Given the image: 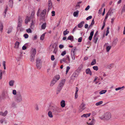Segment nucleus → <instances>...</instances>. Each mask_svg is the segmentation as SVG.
I'll use <instances>...</instances> for the list:
<instances>
[{
  "mask_svg": "<svg viewBox=\"0 0 125 125\" xmlns=\"http://www.w3.org/2000/svg\"><path fill=\"white\" fill-rule=\"evenodd\" d=\"M12 94H13L16 95L17 94V92H16V90H14L12 91Z\"/></svg>",
  "mask_w": 125,
  "mask_h": 125,
  "instance_id": "8fccbe9b",
  "label": "nucleus"
},
{
  "mask_svg": "<svg viewBox=\"0 0 125 125\" xmlns=\"http://www.w3.org/2000/svg\"><path fill=\"white\" fill-rule=\"evenodd\" d=\"M76 50V47L73 48L71 51L72 58L74 60L75 59L74 52Z\"/></svg>",
  "mask_w": 125,
  "mask_h": 125,
  "instance_id": "423d86ee",
  "label": "nucleus"
},
{
  "mask_svg": "<svg viewBox=\"0 0 125 125\" xmlns=\"http://www.w3.org/2000/svg\"><path fill=\"white\" fill-rule=\"evenodd\" d=\"M46 10L44 9L41 12V16L42 17H43L45 15L46 13Z\"/></svg>",
  "mask_w": 125,
  "mask_h": 125,
  "instance_id": "9b49d317",
  "label": "nucleus"
},
{
  "mask_svg": "<svg viewBox=\"0 0 125 125\" xmlns=\"http://www.w3.org/2000/svg\"><path fill=\"white\" fill-rule=\"evenodd\" d=\"M51 110L53 113L55 114L60 113L62 111V110L61 108L57 106L52 107Z\"/></svg>",
  "mask_w": 125,
  "mask_h": 125,
  "instance_id": "f03ea898",
  "label": "nucleus"
},
{
  "mask_svg": "<svg viewBox=\"0 0 125 125\" xmlns=\"http://www.w3.org/2000/svg\"><path fill=\"white\" fill-rule=\"evenodd\" d=\"M2 71L1 70H0V79H2Z\"/></svg>",
  "mask_w": 125,
  "mask_h": 125,
  "instance_id": "5fc2aeb1",
  "label": "nucleus"
},
{
  "mask_svg": "<svg viewBox=\"0 0 125 125\" xmlns=\"http://www.w3.org/2000/svg\"><path fill=\"white\" fill-rule=\"evenodd\" d=\"M19 44L20 43L19 42L17 41L16 42L15 44V46H14V48H18Z\"/></svg>",
  "mask_w": 125,
  "mask_h": 125,
  "instance_id": "a878e982",
  "label": "nucleus"
},
{
  "mask_svg": "<svg viewBox=\"0 0 125 125\" xmlns=\"http://www.w3.org/2000/svg\"><path fill=\"white\" fill-rule=\"evenodd\" d=\"M61 105L62 107H64L65 106V101L64 100H62L61 102Z\"/></svg>",
  "mask_w": 125,
  "mask_h": 125,
  "instance_id": "5701e85b",
  "label": "nucleus"
},
{
  "mask_svg": "<svg viewBox=\"0 0 125 125\" xmlns=\"http://www.w3.org/2000/svg\"><path fill=\"white\" fill-rule=\"evenodd\" d=\"M48 115L49 116L50 118H52L53 117V115H52V112L50 111L48 113Z\"/></svg>",
  "mask_w": 125,
  "mask_h": 125,
  "instance_id": "7c9ffc66",
  "label": "nucleus"
},
{
  "mask_svg": "<svg viewBox=\"0 0 125 125\" xmlns=\"http://www.w3.org/2000/svg\"><path fill=\"white\" fill-rule=\"evenodd\" d=\"M85 104L83 103L80 105L79 107V110L80 112H82L85 108Z\"/></svg>",
  "mask_w": 125,
  "mask_h": 125,
  "instance_id": "0eeeda50",
  "label": "nucleus"
},
{
  "mask_svg": "<svg viewBox=\"0 0 125 125\" xmlns=\"http://www.w3.org/2000/svg\"><path fill=\"white\" fill-rule=\"evenodd\" d=\"M36 53V49H32V52L30 56L31 61L33 62L34 61V59L35 57V55Z\"/></svg>",
  "mask_w": 125,
  "mask_h": 125,
  "instance_id": "7ed1b4c3",
  "label": "nucleus"
},
{
  "mask_svg": "<svg viewBox=\"0 0 125 125\" xmlns=\"http://www.w3.org/2000/svg\"><path fill=\"white\" fill-rule=\"evenodd\" d=\"M31 18L30 17L27 16L25 19V24H27L28 22L29 21L31 20Z\"/></svg>",
  "mask_w": 125,
  "mask_h": 125,
  "instance_id": "aec40b11",
  "label": "nucleus"
},
{
  "mask_svg": "<svg viewBox=\"0 0 125 125\" xmlns=\"http://www.w3.org/2000/svg\"><path fill=\"white\" fill-rule=\"evenodd\" d=\"M55 78H53V79H55L56 80H57V81L60 78V76L59 75H56L55 77Z\"/></svg>",
  "mask_w": 125,
  "mask_h": 125,
  "instance_id": "c9c22d12",
  "label": "nucleus"
},
{
  "mask_svg": "<svg viewBox=\"0 0 125 125\" xmlns=\"http://www.w3.org/2000/svg\"><path fill=\"white\" fill-rule=\"evenodd\" d=\"M79 11L78 10H77L76 11L74 12L73 13V15L74 17H77L78 16V14Z\"/></svg>",
  "mask_w": 125,
  "mask_h": 125,
  "instance_id": "393cba45",
  "label": "nucleus"
},
{
  "mask_svg": "<svg viewBox=\"0 0 125 125\" xmlns=\"http://www.w3.org/2000/svg\"><path fill=\"white\" fill-rule=\"evenodd\" d=\"M111 117V114L109 112H106L104 114V118L106 120H109Z\"/></svg>",
  "mask_w": 125,
  "mask_h": 125,
  "instance_id": "20e7f679",
  "label": "nucleus"
},
{
  "mask_svg": "<svg viewBox=\"0 0 125 125\" xmlns=\"http://www.w3.org/2000/svg\"><path fill=\"white\" fill-rule=\"evenodd\" d=\"M91 115L90 113L84 114L83 115H82L81 117H85L87 118V117H89Z\"/></svg>",
  "mask_w": 125,
  "mask_h": 125,
  "instance_id": "4be33fe9",
  "label": "nucleus"
},
{
  "mask_svg": "<svg viewBox=\"0 0 125 125\" xmlns=\"http://www.w3.org/2000/svg\"><path fill=\"white\" fill-rule=\"evenodd\" d=\"M42 63L41 60L39 58H37L36 60V66L38 69H40L41 67Z\"/></svg>",
  "mask_w": 125,
  "mask_h": 125,
  "instance_id": "39448f33",
  "label": "nucleus"
},
{
  "mask_svg": "<svg viewBox=\"0 0 125 125\" xmlns=\"http://www.w3.org/2000/svg\"><path fill=\"white\" fill-rule=\"evenodd\" d=\"M7 114L8 111L7 110L5 111L3 113L2 112H0V115L4 116H6Z\"/></svg>",
  "mask_w": 125,
  "mask_h": 125,
  "instance_id": "2eb2a0df",
  "label": "nucleus"
},
{
  "mask_svg": "<svg viewBox=\"0 0 125 125\" xmlns=\"http://www.w3.org/2000/svg\"><path fill=\"white\" fill-rule=\"evenodd\" d=\"M115 11V9H112L111 8H110L106 14H107L108 16L109 15L111 16Z\"/></svg>",
  "mask_w": 125,
  "mask_h": 125,
  "instance_id": "6e6552de",
  "label": "nucleus"
},
{
  "mask_svg": "<svg viewBox=\"0 0 125 125\" xmlns=\"http://www.w3.org/2000/svg\"><path fill=\"white\" fill-rule=\"evenodd\" d=\"M57 80L55 79H53V80L52 81L51 83L50 84V86H52L56 82Z\"/></svg>",
  "mask_w": 125,
  "mask_h": 125,
  "instance_id": "ddd939ff",
  "label": "nucleus"
},
{
  "mask_svg": "<svg viewBox=\"0 0 125 125\" xmlns=\"http://www.w3.org/2000/svg\"><path fill=\"white\" fill-rule=\"evenodd\" d=\"M14 81L13 80H11L9 82V84L10 86H12Z\"/></svg>",
  "mask_w": 125,
  "mask_h": 125,
  "instance_id": "c756f323",
  "label": "nucleus"
},
{
  "mask_svg": "<svg viewBox=\"0 0 125 125\" xmlns=\"http://www.w3.org/2000/svg\"><path fill=\"white\" fill-rule=\"evenodd\" d=\"M16 104L15 102H13L12 103L11 105V106L13 107H15L16 106Z\"/></svg>",
  "mask_w": 125,
  "mask_h": 125,
  "instance_id": "09e8293b",
  "label": "nucleus"
},
{
  "mask_svg": "<svg viewBox=\"0 0 125 125\" xmlns=\"http://www.w3.org/2000/svg\"><path fill=\"white\" fill-rule=\"evenodd\" d=\"M94 31H91L90 33V35L89 37V39L90 40H92L93 36L94 35Z\"/></svg>",
  "mask_w": 125,
  "mask_h": 125,
  "instance_id": "6ab92c4d",
  "label": "nucleus"
},
{
  "mask_svg": "<svg viewBox=\"0 0 125 125\" xmlns=\"http://www.w3.org/2000/svg\"><path fill=\"white\" fill-rule=\"evenodd\" d=\"M51 60L52 61H53L55 59L54 58V55H52L51 56Z\"/></svg>",
  "mask_w": 125,
  "mask_h": 125,
  "instance_id": "052dcab7",
  "label": "nucleus"
},
{
  "mask_svg": "<svg viewBox=\"0 0 125 125\" xmlns=\"http://www.w3.org/2000/svg\"><path fill=\"white\" fill-rule=\"evenodd\" d=\"M22 23H21V22H19L18 23V26H17V29L19 27H21V26L22 25Z\"/></svg>",
  "mask_w": 125,
  "mask_h": 125,
  "instance_id": "3c124183",
  "label": "nucleus"
},
{
  "mask_svg": "<svg viewBox=\"0 0 125 125\" xmlns=\"http://www.w3.org/2000/svg\"><path fill=\"white\" fill-rule=\"evenodd\" d=\"M93 68L94 70L96 71H97L98 70V67L97 66H93Z\"/></svg>",
  "mask_w": 125,
  "mask_h": 125,
  "instance_id": "603ef678",
  "label": "nucleus"
},
{
  "mask_svg": "<svg viewBox=\"0 0 125 125\" xmlns=\"http://www.w3.org/2000/svg\"><path fill=\"white\" fill-rule=\"evenodd\" d=\"M108 15L107 14H106V16L105 17V18L104 19V21L105 22L106 21V19H107V18H108Z\"/></svg>",
  "mask_w": 125,
  "mask_h": 125,
  "instance_id": "bf43d9fd",
  "label": "nucleus"
},
{
  "mask_svg": "<svg viewBox=\"0 0 125 125\" xmlns=\"http://www.w3.org/2000/svg\"><path fill=\"white\" fill-rule=\"evenodd\" d=\"M96 63V60L95 59H94L91 63V65H93L95 64Z\"/></svg>",
  "mask_w": 125,
  "mask_h": 125,
  "instance_id": "58836bf2",
  "label": "nucleus"
},
{
  "mask_svg": "<svg viewBox=\"0 0 125 125\" xmlns=\"http://www.w3.org/2000/svg\"><path fill=\"white\" fill-rule=\"evenodd\" d=\"M84 21H82L78 25V26L79 28H82L83 25V24H84Z\"/></svg>",
  "mask_w": 125,
  "mask_h": 125,
  "instance_id": "a211bd4d",
  "label": "nucleus"
},
{
  "mask_svg": "<svg viewBox=\"0 0 125 125\" xmlns=\"http://www.w3.org/2000/svg\"><path fill=\"white\" fill-rule=\"evenodd\" d=\"M65 80V79H63L62 80L60 83L59 85V86H60L61 87H63V85H64Z\"/></svg>",
  "mask_w": 125,
  "mask_h": 125,
  "instance_id": "9d476101",
  "label": "nucleus"
},
{
  "mask_svg": "<svg viewBox=\"0 0 125 125\" xmlns=\"http://www.w3.org/2000/svg\"><path fill=\"white\" fill-rule=\"evenodd\" d=\"M46 26V23H43L42 25V29H44Z\"/></svg>",
  "mask_w": 125,
  "mask_h": 125,
  "instance_id": "bb28decb",
  "label": "nucleus"
},
{
  "mask_svg": "<svg viewBox=\"0 0 125 125\" xmlns=\"http://www.w3.org/2000/svg\"><path fill=\"white\" fill-rule=\"evenodd\" d=\"M13 4L12 0H9V6L12 8L13 7Z\"/></svg>",
  "mask_w": 125,
  "mask_h": 125,
  "instance_id": "b1692460",
  "label": "nucleus"
},
{
  "mask_svg": "<svg viewBox=\"0 0 125 125\" xmlns=\"http://www.w3.org/2000/svg\"><path fill=\"white\" fill-rule=\"evenodd\" d=\"M79 74L76 73V72H74L72 74L71 76V79L72 80H74L75 78H77Z\"/></svg>",
  "mask_w": 125,
  "mask_h": 125,
  "instance_id": "1a4fd4ad",
  "label": "nucleus"
},
{
  "mask_svg": "<svg viewBox=\"0 0 125 125\" xmlns=\"http://www.w3.org/2000/svg\"><path fill=\"white\" fill-rule=\"evenodd\" d=\"M82 1L78 2L76 5V6L77 7H78L79 8L80 7V4L82 3Z\"/></svg>",
  "mask_w": 125,
  "mask_h": 125,
  "instance_id": "37998d69",
  "label": "nucleus"
},
{
  "mask_svg": "<svg viewBox=\"0 0 125 125\" xmlns=\"http://www.w3.org/2000/svg\"><path fill=\"white\" fill-rule=\"evenodd\" d=\"M85 72L87 74H89L90 75H92V72L89 68H88L86 69V70Z\"/></svg>",
  "mask_w": 125,
  "mask_h": 125,
  "instance_id": "4468645a",
  "label": "nucleus"
},
{
  "mask_svg": "<svg viewBox=\"0 0 125 125\" xmlns=\"http://www.w3.org/2000/svg\"><path fill=\"white\" fill-rule=\"evenodd\" d=\"M125 11V8L124 7H123L122 11H121V13H122L123 12H124Z\"/></svg>",
  "mask_w": 125,
  "mask_h": 125,
  "instance_id": "774afa93",
  "label": "nucleus"
},
{
  "mask_svg": "<svg viewBox=\"0 0 125 125\" xmlns=\"http://www.w3.org/2000/svg\"><path fill=\"white\" fill-rule=\"evenodd\" d=\"M52 16H55V11H52Z\"/></svg>",
  "mask_w": 125,
  "mask_h": 125,
  "instance_id": "338daca9",
  "label": "nucleus"
},
{
  "mask_svg": "<svg viewBox=\"0 0 125 125\" xmlns=\"http://www.w3.org/2000/svg\"><path fill=\"white\" fill-rule=\"evenodd\" d=\"M57 48H56V47L54 48V51L53 52L54 53H55V54H56L57 51Z\"/></svg>",
  "mask_w": 125,
  "mask_h": 125,
  "instance_id": "6e6d98bb",
  "label": "nucleus"
},
{
  "mask_svg": "<svg viewBox=\"0 0 125 125\" xmlns=\"http://www.w3.org/2000/svg\"><path fill=\"white\" fill-rule=\"evenodd\" d=\"M3 28V24L2 22H0V31L2 32Z\"/></svg>",
  "mask_w": 125,
  "mask_h": 125,
  "instance_id": "cd10ccee",
  "label": "nucleus"
},
{
  "mask_svg": "<svg viewBox=\"0 0 125 125\" xmlns=\"http://www.w3.org/2000/svg\"><path fill=\"white\" fill-rule=\"evenodd\" d=\"M117 41L118 39H117L114 40L113 42V45H115L116 44Z\"/></svg>",
  "mask_w": 125,
  "mask_h": 125,
  "instance_id": "e433bc0d",
  "label": "nucleus"
},
{
  "mask_svg": "<svg viewBox=\"0 0 125 125\" xmlns=\"http://www.w3.org/2000/svg\"><path fill=\"white\" fill-rule=\"evenodd\" d=\"M66 60H67L68 61V62H67L68 63H69L70 62V60L69 56L68 55H66Z\"/></svg>",
  "mask_w": 125,
  "mask_h": 125,
  "instance_id": "a18cd8bd",
  "label": "nucleus"
},
{
  "mask_svg": "<svg viewBox=\"0 0 125 125\" xmlns=\"http://www.w3.org/2000/svg\"><path fill=\"white\" fill-rule=\"evenodd\" d=\"M70 69V67L69 66H67L66 68V74H67L69 70Z\"/></svg>",
  "mask_w": 125,
  "mask_h": 125,
  "instance_id": "49530a36",
  "label": "nucleus"
},
{
  "mask_svg": "<svg viewBox=\"0 0 125 125\" xmlns=\"http://www.w3.org/2000/svg\"><path fill=\"white\" fill-rule=\"evenodd\" d=\"M35 109L36 111H38L39 110V109L38 106V105H36V106H35Z\"/></svg>",
  "mask_w": 125,
  "mask_h": 125,
  "instance_id": "69168bd1",
  "label": "nucleus"
},
{
  "mask_svg": "<svg viewBox=\"0 0 125 125\" xmlns=\"http://www.w3.org/2000/svg\"><path fill=\"white\" fill-rule=\"evenodd\" d=\"M22 21L21 17L20 16H19L18 18V22L22 23Z\"/></svg>",
  "mask_w": 125,
  "mask_h": 125,
  "instance_id": "a19ab883",
  "label": "nucleus"
},
{
  "mask_svg": "<svg viewBox=\"0 0 125 125\" xmlns=\"http://www.w3.org/2000/svg\"><path fill=\"white\" fill-rule=\"evenodd\" d=\"M92 17L91 16H89L88 17H87L86 18V20H88L89 19H91L92 18Z\"/></svg>",
  "mask_w": 125,
  "mask_h": 125,
  "instance_id": "680f3d73",
  "label": "nucleus"
},
{
  "mask_svg": "<svg viewBox=\"0 0 125 125\" xmlns=\"http://www.w3.org/2000/svg\"><path fill=\"white\" fill-rule=\"evenodd\" d=\"M32 22L31 23V29H33L34 27V23L33 22V21L32 20L31 21Z\"/></svg>",
  "mask_w": 125,
  "mask_h": 125,
  "instance_id": "72a5a7b5",
  "label": "nucleus"
},
{
  "mask_svg": "<svg viewBox=\"0 0 125 125\" xmlns=\"http://www.w3.org/2000/svg\"><path fill=\"white\" fill-rule=\"evenodd\" d=\"M113 64H109L107 65V67L109 69H111L113 67Z\"/></svg>",
  "mask_w": 125,
  "mask_h": 125,
  "instance_id": "ea45409f",
  "label": "nucleus"
},
{
  "mask_svg": "<svg viewBox=\"0 0 125 125\" xmlns=\"http://www.w3.org/2000/svg\"><path fill=\"white\" fill-rule=\"evenodd\" d=\"M45 33H44L41 35L40 38L41 40H44Z\"/></svg>",
  "mask_w": 125,
  "mask_h": 125,
  "instance_id": "473e14b6",
  "label": "nucleus"
},
{
  "mask_svg": "<svg viewBox=\"0 0 125 125\" xmlns=\"http://www.w3.org/2000/svg\"><path fill=\"white\" fill-rule=\"evenodd\" d=\"M24 36L26 39L28 37V35L27 34H25L24 35Z\"/></svg>",
  "mask_w": 125,
  "mask_h": 125,
  "instance_id": "13d9d810",
  "label": "nucleus"
},
{
  "mask_svg": "<svg viewBox=\"0 0 125 125\" xmlns=\"http://www.w3.org/2000/svg\"><path fill=\"white\" fill-rule=\"evenodd\" d=\"M94 19H93L91 22V24L89 25L88 27V29H91L92 27L93 26L94 24Z\"/></svg>",
  "mask_w": 125,
  "mask_h": 125,
  "instance_id": "412c9836",
  "label": "nucleus"
},
{
  "mask_svg": "<svg viewBox=\"0 0 125 125\" xmlns=\"http://www.w3.org/2000/svg\"><path fill=\"white\" fill-rule=\"evenodd\" d=\"M95 122V120L94 119H93L91 122L90 123H87L88 125H94Z\"/></svg>",
  "mask_w": 125,
  "mask_h": 125,
  "instance_id": "f3484780",
  "label": "nucleus"
},
{
  "mask_svg": "<svg viewBox=\"0 0 125 125\" xmlns=\"http://www.w3.org/2000/svg\"><path fill=\"white\" fill-rule=\"evenodd\" d=\"M111 46H108L106 47V50L107 52H109L110 49H111Z\"/></svg>",
  "mask_w": 125,
  "mask_h": 125,
  "instance_id": "2f4dec72",
  "label": "nucleus"
},
{
  "mask_svg": "<svg viewBox=\"0 0 125 125\" xmlns=\"http://www.w3.org/2000/svg\"><path fill=\"white\" fill-rule=\"evenodd\" d=\"M106 91L105 90L101 91L100 92L99 94H104L106 92Z\"/></svg>",
  "mask_w": 125,
  "mask_h": 125,
  "instance_id": "4c0bfd02",
  "label": "nucleus"
},
{
  "mask_svg": "<svg viewBox=\"0 0 125 125\" xmlns=\"http://www.w3.org/2000/svg\"><path fill=\"white\" fill-rule=\"evenodd\" d=\"M8 7L7 6H6V8L5 9V10L4 12V13H6V12L8 10Z\"/></svg>",
  "mask_w": 125,
  "mask_h": 125,
  "instance_id": "e2e57ef3",
  "label": "nucleus"
},
{
  "mask_svg": "<svg viewBox=\"0 0 125 125\" xmlns=\"http://www.w3.org/2000/svg\"><path fill=\"white\" fill-rule=\"evenodd\" d=\"M103 103V102L102 101H100L99 102L96 103L95 104V105L97 106H98L102 104Z\"/></svg>",
  "mask_w": 125,
  "mask_h": 125,
  "instance_id": "79ce46f5",
  "label": "nucleus"
},
{
  "mask_svg": "<svg viewBox=\"0 0 125 125\" xmlns=\"http://www.w3.org/2000/svg\"><path fill=\"white\" fill-rule=\"evenodd\" d=\"M62 88V87L58 85L57 89L56 94H58L60 92Z\"/></svg>",
  "mask_w": 125,
  "mask_h": 125,
  "instance_id": "f8f14e48",
  "label": "nucleus"
},
{
  "mask_svg": "<svg viewBox=\"0 0 125 125\" xmlns=\"http://www.w3.org/2000/svg\"><path fill=\"white\" fill-rule=\"evenodd\" d=\"M27 32L28 33H31L32 32V31L31 30L30 28L27 29L26 30Z\"/></svg>",
  "mask_w": 125,
  "mask_h": 125,
  "instance_id": "de8ad7c7",
  "label": "nucleus"
},
{
  "mask_svg": "<svg viewBox=\"0 0 125 125\" xmlns=\"http://www.w3.org/2000/svg\"><path fill=\"white\" fill-rule=\"evenodd\" d=\"M72 37L73 38V36H69L67 38V39L68 40H70L71 41H72Z\"/></svg>",
  "mask_w": 125,
  "mask_h": 125,
  "instance_id": "864d4df0",
  "label": "nucleus"
},
{
  "mask_svg": "<svg viewBox=\"0 0 125 125\" xmlns=\"http://www.w3.org/2000/svg\"><path fill=\"white\" fill-rule=\"evenodd\" d=\"M83 65L82 64H81L77 69V72L79 73L81 70L83 68Z\"/></svg>",
  "mask_w": 125,
  "mask_h": 125,
  "instance_id": "dca6fc26",
  "label": "nucleus"
},
{
  "mask_svg": "<svg viewBox=\"0 0 125 125\" xmlns=\"http://www.w3.org/2000/svg\"><path fill=\"white\" fill-rule=\"evenodd\" d=\"M52 4H48V11H49L52 8Z\"/></svg>",
  "mask_w": 125,
  "mask_h": 125,
  "instance_id": "c03bdc74",
  "label": "nucleus"
},
{
  "mask_svg": "<svg viewBox=\"0 0 125 125\" xmlns=\"http://www.w3.org/2000/svg\"><path fill=\"white\" fill-rule=\"evenodd\" d=\"M82 40V37H80L78 39V42H81Z\"/></svg>",
  "mask_w": 125,
  "mask_h": 125,
  "instance_id": "0e129e2a",
  "label": "nucleus"
},
{
  "mask_svg": "<svg viewBox=\"0 0 125 125\" xmlns=\"http://www.w3.org/2000/svg\"><path fill=\"white\" fill-rule=\"evenodd\" d=\"M15 100L17 103L21 102L23 100L22 95L20 92H17V94L15 96Z\"/></svg>",
  "mask_w": 125,
  "mask_h": 125,
  "instance_id": "f257e3e1",
  "label": "nucleus"
},
{
  "mask_svg": "<svg viewBox=\"0 0 125 125\" xmlns=\"http://www.w3.org/2000/svg\"><path fill=\"white\" fill-rule=\"evenodd\" d=\"M67 29H66L65 31H63V34L64 36H65L66 34L69 33V31H67Z\"/></svg>",
  "mask_w": 125,
  "mask_h": 125,
  "instance_id": "f704fd0d",
  "label": "nucleus"
},
{
  "mask_svg": "<svg viewBox=\"0 0 125 125\" xmlns=\"http://www.w3.org/2000/svg\"><path fill=\"white\" fill-rule=\"evenodd\" d=\"M94 40L93 41L96 44L97 43V40L98 39V37H93Z\"/></svg>",
  "mask_w": 125,
  "mask_h": 125,
  "instance_id": "c85d7f7f",
  "label": "nucleus"
},
{
  "mask_svg": "<svg viewBox=\"0 0 125 125\" xmlns=\"http://www.w3.org/2000/svg\"><path fill=\"white\" fill-rule=\"evenodd\" d=\"M66 54V52L65 51H63L61 54V55L62 56H64Z\"/></svg>",
  "mask_w": 125,
  "mask_h": 125,
  "instance_id": "4d7b16f0",
  "label": "nucleus"
}]
</instances>
